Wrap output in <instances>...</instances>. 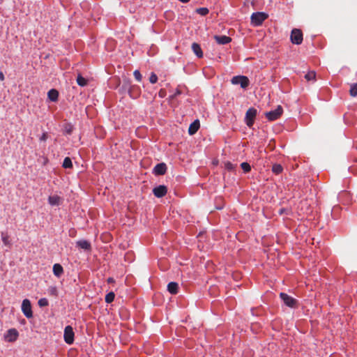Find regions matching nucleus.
Instances as JSON below:
<instances>
[{"mask_svg":"<svg viewBox=\"0 0 357 357\" xmlns=\"http://www.w3.org/2000/svg\"><path fill=\"white\" fill-rule=\"evenodd\" d=\"M268 15L264 12H257L252 14L250 20L254 26H259L268 18Z\"/></svg>","mask_w":357,"mask_h":357,"instance_id":"1","label":"nucleus"},{"mask_svg":"<svg viewBox=\"0 0 357 357\" xmlns=\"http://www.w3.org/2000/svg\"><path fill=\"white\" fill-rule=\"evenodd\" d=\"M231 83L234 85L239 84L242 89H245L250 85V80L246 76L236 75L231 78Z\"/></svg>","mask_w":357,"mask_h":357,"instance_id":"2","label":"nucleus"},{"mask_svg":"<svg viewBox=\"0 0 357 357\" xmlns=\"http://www.w3.org/2000/svg\"><path fill=\"white\" fill-rule=\"evenodd\" d=\"M282 113L283 109L282 106L278 105L275 109L266 112L265 116L268 121H273L279 119Z\"/></svg>","mask_w":357,"mask_h":357,"instance_id":"3","label":"nucleus"},{"mask_svg":"<svg viewBox=\"0 0 357 357\" xmlns=\"http://www.w3.org/2000/svg\"><path fill=\"white\" fill-rule=\"evenodd\" d=\"M257 109L253 107L249 108L247 110V112L245 113V120L246 125L249 128H251L253 126L255 119L257 116Z\"/></svg>","mask_w":357,"mask_h":357,"instance_id":"4","label":"nucleus"},{"mask_svg":"<svg viewBox=\"0 0 357 357\" xmlns=\"http://www.w3.org/2000/svg\"><path fill=\"white\" fill-rule=\"evenodd\" d=\"M291 41L296 45H300L303 42V33L300 29H294L291 33Z\"/></svg>","mask_w":357,"mask_h":357,"instance_id":"5","label":"nucleus"},{"mask_svg":"<svg viewBox=\"0 0 357 357\" xmlns=\"http://www.w3.org/2000/svg\"><path fill=\"white\" fill-rule=\"evenodd\" d=\"M22 311L26 318L29 319L33 317L31 305L29 299L26 298L23 300L22 303Z\"/></svg>","mask_w":357,"mask_h":357,"instance_id":"6","label":"nucleus"},{"mask_svg":"<svg viewBox=\"0 0 357 357\" xmlns=\"http://www.w3.org/2000/svg\"><path fill=\"white\" fill-rule=\"evenodd\" d=\"M74 335L75 334L73 327L71 326H66L63 334L65 342L68 344H73L74 342Z\"/></svg>","mask_w":357,"mask_h":357,"instance_id":"7","label":"nucleus"},{"mask_svg":"<svg viewBox=\"0 0 357 357\" xmlns=\"http://www.w3.org/2000/svg\"><path fill=\"white\" fill-rule=\"evenodd\" d=\"M280 297L284 303V304L288 307H294L297 303V301L296 299L285 293H280Z\"/></svg>","mask_w":357,"mask_h":357,"instance_id":"8","label":"nucleus"},{"mask_svg":"<svg viewBox=\"0 0 357 357\" xmlns=\"http://www.w3.org/2000/svg\"><path fill=\"white\" fill-rule=\"evenodd\" d=\"M167 192V188L165 185H161L155 187L153 190V195L158 198L162 197L166 195Z\"/></svg>","mask_w":357,"mask_h":357,"instance_id":"9","label":"nucleus"},{"mask_svg":"<svg viewBox=\"0 0 357 357\" xmlns=\"http://www.w3.org/2000/svg\"><path fill=\"white\" fill-rule=\"evenodd\" d=\"M166 172L167 166L163 162L157 164L153 169V173L155 175H164L166 173Z\"/></svg>","mask_w":357,"mask_h":357,"instance_id":"10","label":"nucleus"},{"mask_svg":"<svg viewBox=\"0 0 357 357\" xmlns=\"http://www.w3.org/2000/svg\"><path fill=\"white\" fill-rule=\"evenodd\" d=\"M18 337V332L15 328L9 329L7 332V335L6 336V339L8 342H13L16 340Z\"/></svg>","mask_w":357,"mask_h":357,"instance_id":"11","label":"nucleus"},{"mask_svg":"<svg viewBox=\"0 0 357 357\" xmlns=\"http://www.w3.org/2000/svg\"><path fill=\"white\" fill-rule=\"evenodd\" d=\"M214 39L220 45H225L231 41V38L227 36H214Z\"/></svg>","mask_w":357,"mask_h":357,"instance_id":"12","label":"nucleus"},{"mask_svg":"<svg viewBox=\"0 0 357 357\" xmlns=\"http://www.w3.org/2000/svg\"><path fill=\"white\" fill-rule=\"evenodd\" d=\"M77 246L85 251H90L91 249V243L86 240H80L77 243Z\"/></svg>","mask_w":357,"mask_h":357,"instance_id":"13","label":"nucleus"},{"mask_svg":"<svg viewBox=\"0 0 357 357\" xmlns=\"http://www.w3.org/2000/svg\"><path fill=\"white\" fill-rule=\"evenodd\" d=\"M199 127H200L199 121L197 119L194 121L189 126V128H188L189 135H192L195 134L197 132V130H199Z\"/></svg>","mask_w":357,"mask_h":357,"instance_id":"14","label":"nucleus"},{"mask_svg":"<svg viewBox=\"0 0 357 357\" xmlns=\"http://www.w3.org/2000/svg\"><path fill=\"white\" fill-rule=\"evenodd\" d=\"M61 202V197L58 195H52L48 197V202L52 206H59Z\"/></svg>","mask_w":357,"mask_h":357,"instance_id":"15","label":"nucleus"},{"mask_svg":"<svg viewBox=\"0 0 357 357\" xmlns=\"http://www.w3.org/2000/svg\"><path fill=\"white\" fill-rule=\"evenodd\" d=\"M192 50L193 52L195 53V54L198 58L203 57V52L202 50V48H201L200 45L198 43H193L192 44Z\"/></svg>","mask_w":357,"mask_h":357,"instance_id":"16","label":"nucleus"},{"mask_svg":"<svg viewBox=\"0 0 357 357\" xmlns=\"http://www.w3.org/2000/svg\"><path fill=\"white\" fill-rule=\"evenodd\" d=\"M140 89L138 86H132L129 89L130 96L132 98H137L140 94Z\"/></svg>","mask_w":357,"mask_h":357,"instance_id":"17","label":"nucleus"},{"mask_svg":"<svg viewBox=\"0 0 357 357\" xmlns=\"http://www.w3.org/2000/svg\"><path fill=\"white\" fill-rule=\"evenodd\" d=\"M178 284L177 282H171L167 285V290L172 294H176L178 292Z\"/></svg>","mask_w":357,"mask_h":357,"instance_id":"18","label":"nucleus"},{"mask_svg":"<svg viewBox=\"0 0 357 357\" xmlns=\"http://www.w3.org/2000/svg\"><path fill=\"white\" fill-rule=\"evenodd\" d=\"M48 98L53 102H56L58 100L59 92L56 89H51L47 93Z\"/></svg>","mask_w":357,"mask_h":357,"instance_id":"19","label":"nucleus"},{"mask_svg":"<svg viewBox=\"0 0 357 357\" xmlns=\"http://www.w3.org/2000/svg\"><path fill=\"white\" fill-rule=\"evenodd\" d=\"M1 240L3 243V244L5 245H10V239H9L10 238L9 236L6 233H4V232H1Z\"/></svg>","mask_w":357,"mask_h":357,"instance_id":"20","label":"nucleus"},{"mask_svg":"<svg viewBox=\"0 0 357 357\" xmlns=\"http://www.w3.org/2000/svg\"><path fill=\"white\" fill-rule=\"evenodd\" d=\"M283 170L282 167L280 164H274L272 167V171L275 174H280Z\"/></svg>","mask_w":357,"mask_h":357,"instance_id":"21","label":"nucleus"},{"mask_svg":"<svg viewBox=\"0 0 357 357\" xmlns=\"http://www.w3.org/2000/svg\"><path fill=\"white\" fill-rule=\"evenodd\" d=\"M77 83L81 86H84L87 84V80L82 75H79L77 77Z\"/></svg>","mask_w":357,"mask_h":357,"instance_id":"22","label":"nucleus"},{"mask_svg":"<svg viewBox=\"0 0 357 357\" xmlns=\"http://www.w3.org/2000/svg\"><path fill=\"white\" fill-rule=\"evenodd\" d=\"M62 166L64 168L73 167V163H72L71 159L69 157L65 158L63 160Z\"/></svg>","mask_w":357,"mask_h":357,"instance_id":"23","label":"nucleus"},{"mask_svg":"<svg viewBox=\"0 0 357 357\" xmlns=\"http://www.w3.org/2000/svg\"><path fill=\"white\" fill-rule=\"evenodd\" d=\"M349 93L352 97H356L357 96V83H354L351 85Z\"/></svg>","mask_w":357,"mask_h":357,"instance_id":"24","label":"nucleus"},{"mask_svg":"<svg viewBox=\"0 0 357 357\" xmlns=\"http://www.w3.org/2000/svg\"><path fill=\"white\" fill-rule=\"evenodd\" d=\"M114 297H115V294L113 291L108 293L105 296V302L107 303H112L114 301Z\"/></svg>","mask_w":357,"mask_h":357,"instance_id":"25","label":"nucleus"},{"mask_svg":"<svg viewBox=\"0 0 357 357\" xmlns=\"http://www.w3.org/2000/svg\"><path fill=\"white\" fill-rule=\"evenodd\" d=\"M316 77V73L314 71H310L305 75V78L307 81L314 80Z\"/></svg>","mask_w":357,"mask_h":357,"instance_id":"26","label":"nucleus"},{"mask_svg":"<svg viewBox=\"0 0 357 357\" xmlns=\"http://www.w3.org/2000/svg\"><path fill=\"white\" fill-rule=\"evenodd\" d=\"M196 12L202 16H205L208 13L209 10L207 8H199L196 10Z\"/></svg>","mask_w":357,"mask_h":357,"instance_id":"27","label":"nucleus"},{"mask_svg":"<svg viewBox=\"0 0 357 357\" xmlns=\"http://www.w3.org/2000/svg\"><path fill=\"white\" fill-rule=\"evenodd\" d=\"M241 167L245 172H249L251 170V167L248 162H242Z\"/></svg>","mask_w":357,"mask_h":357,"instance_id":"28","label":"nucleus"},{"mask_svg":"<svg viewBox=\"0 0 357 357\" xmlns=\"http://www.w3.org/2000/svg\"><path fill=\"white\" fill-rule=\"evenodd\" d=\"M48 293L50 295L56 297L58 294V291L55 287H50L48 289Z\"/></svg>","mask_w":357,"mask_h":357,"instance_id":"29","label":"nucleus"},{"mask_svg":"<svg viewBox=\"0 0 357 357\" xmlns=\"http://www.w3.org/2000/svg\"><path fill=\"white\" fill-rule=\"evenodd\" d=\"M133 75L135 78V79L137 81V82H141L142 81V74L140 73L139 70H135L133 73Z\"/></svg>","mask_w":357,"mask_h":357,"instance_id":"30","label":"nucleus"},{"mask_svg":"<svg viewBox=\"0 0 357 357\" xmlns=\"http://www.w3.org/2000/svg\"><path fill=\"white\" fill-rule=\"evenodd\" d=\"M48 301L46 298H40L39 301H38V305L40 307H45V306H47L48 305Z\"/></svg>","mask_w":357,"mask_h":357,"instance_id":"31","label":"nucleus"},{"mask_svg":"<svg viewBox=\"0 0 357 357\" xmlns=\"http://www.w3.org/2000/svg\"><path fill=\"white\" fill-rule=\"evenodd\" d=\"M149 81L151 84L156 83L158 81V76L156 75V74H155L154 73H151L149 77Z\"/></svg>","mask_w":357,"mask_h":357,"instance_id":"32","label":"nucleus"},{"mask_svg":"<svg viewBox=\"0 0 357 357\" xmlns=\"http://www.w3.org/2000/svg\"><path fill=\"white\" fill-rule=\"evenodd\" d=\"M225 167L229 171H232L234 169V165L230 162H227L225 163Z\"/></svg>","mask_w":357,"mask_h":357,"instance_id":"33","label":"nucleus"},{"mask_svg":"<svg viewBox=\"0 0 357 357\" xmlns=\"http://www.w3.org/2000/svg\"><path fill=\"white\" fill-rule=\"evenodd\" d=\"M232 277L234 280H238L241 277V273L238 271L231 273Z\"/></svg>","mask_w":357,"mask_h":357,"instance_id":"34","label":"nucleus"},{"mask_svg":"<svg viewBox=\"0 0 357 357\" xmlns=\"http://www.w3.org/2000/svg\"><path fill=\"white\" fill-rule=\"evenodd\" d=\"M54 274L56 277H60L63 273V269H53Z\"/></svg>","mask_w":357,"mask_h":357,"instance_id":"35","label":"nucleus"},{"mask_svg":"<svg viewBox=\"0 0 357 357\" xmlns=\"http://www.w3.org/2000/svg\"><path fill=\"white\" fill-rule=\"evenodd\" d=\"M158 96L160 97V98H164L165 96H166V91L165 89H160L158 92Z\"/></svg>","mask_w":357,"mask_h":357,"instance_id":"36","label":"nucleus"},{"mask_svg":"<svg viewBox=\"0 0 357 357\" xmlns=\"http://www.w3.org/2000/svg\"><path fill=\"white\" fill-rule=\"evenodd\" d=\"M48 137V135H47V132H44L42 136L40 137V141H46Z\"/></svg>","mask_w":357,"mask_h":357,"instance_id":"37","label":"nucleus"},{"mask_svg":"<svg viewBox=\"0 0 357 357\" xmlns=\"http://www.w3.org/2000/svg\"><path fill=\"white\" fill-rule=\"evenodd\" d=\"M179 94H181V91L179 89H177L176 91L175 92V93L172 96V98H175L176 96H178Z\"/></svg>","mask_w":357,"mask_h":357,"instance_id":"38","label":"nucleus"},{"mask_svg":"<svg viewBox=\"0 0 357 357\" xmlns=\"http://www.w3.org/2000/svg\"><path fill=\"white\" fill-rule=\"evenodd\" d=\"M54 268H61L62 266L59 264H54L53 267Z\"/></svg>","mask_w":357,"mask_h":357,"instance_id":"39","label":"nucleus"},{"mask_svg":"<svg viewBox=\"0 0 357 357\" xmlns=\"http://www.w3.org/2000/svg\"><path fill=\"white\" fill-rule=\"evenodd\" d=\"M107 282L108 283H113V282H114V279L113 278H109L107 279Z\"/></svg>","mask_w":357,"mask_h":357,"instance_id":"40","label":"nucleus"},{"mask_svg":"<svg viewBox=\"0 0 357 357\" xmlns=\"http://www.w3.org/2000/svg\"><path fill=\"white\" fill-rule=\"evenodd\" d=\"M0 80L3 81L4 80V75L2 72H0Z\"/></svg>","mask_w":357,"mask_h":357,"instance_id":"41","label":"nucleus"},{"mask_svg":"<svg viewBox=\"0 0 357 357\" xmlns=\"http://www.w3.org/2000/svg\"><path fill=\"white\" fill-rule=\"evenodd\" d=\"M132 254L131 253H127L125 256V258L126 259H128V257H132Z\"/></svg>","mask_w":357,"mask_h":357,"instance_id":"42","label":"nucleus"},{"mask_svg":"<svg viewBox=\"0 0 357 357\" xmlns=\"http://www.w3.org/2000/svg\"><path fill=\"white\" fill-rule=\"evenodd\" d=\"M67 132H68V134H70L71 130H70V129H68Z\"/></svg>","mask_w":357,"mask_h":357,"instance_id":"43","label":"nucleus"}]
</instances>
